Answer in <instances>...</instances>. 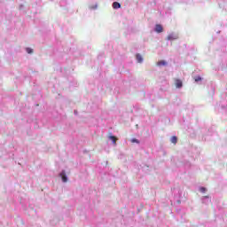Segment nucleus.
<instances>
[{"label": "nucleus", "instance_id": "obj_11", "mask_svg": "<svg viewBox=\"0 0 227 227\" xmlns=\"http://www.w3.org/2000/svg\"><path fill=\"white\" fill-rule=\"evenodd\" d=\"M194 81H195V82H200V81H201V76H196L194 78Z\"/></svg>", "mask_w": 227, "mask_h": 227}, {"label": "nucleus", "instance_id": "obj_5", "mask_svg": "<svg viewBox=\"0 0 227 227\" xmlns=\"http://www.w3.org/2000/svg\"><path fill=\"white\" fill-rule=\"evenodd\" d=\"M113 8H114V10H118V8H121V4H120V3H118V2H114V3L113 4Z\"/></svg>", "mask_w": 227, "mask_h": 227}, {"label": "nucleus", "instance_id": "obj_8", "mask_svg": "<svg viewBox=\"0 0 227 227\" xmlns=\"http://www.w3.org/2000/svg\"><path fill=\"white\" fill-rule=\"evenodd\" d=\"M171 143H173V145H176V143L178 142V138L176 137H172L170 139Z\"/></svg>", "mask_w": 227, "mask_h": 227}, {"label": "nucleus", "instance_id": "obj_10", "mask_svg": "<svg viewBox=\"0 0 227 227\" xmlns=\"http://www.w3.org/2000/svg\"><path fill=\"white\" fill-rule=\"evenodd\" d=\"M26 51H27V54H33V49L27 48Z\"/></svg>", "mask_w": 227, "mask_h": 227}, {"label": "nucleus", "instance_id": "obj_3", "mask_svg": "<svg viewBox=\"0 0 227 227\" xmlns=\"http://www.w3.org/2000/svg\"><path fill=\"white\" fill-rule=\"evenodd\" d=\"M167 40H178V35L175 34H170L168 35Z\"/></svg>", "mask_w": 227, "mask_h": 227}, {"label": "nucleus", "instance_id": "obj_2", "mask_svg": "<svg viewBox=\"0 0 227 227\" xmlns=\"http://www.w3.org/2000/svg\"><path fill=\"white\" fill-rule=\"evenodd\" d=\"M175 85H176V88H182V86H184V84L180 79L175 80Z\"/></svg>", "mask_w": 227, "mask_h": 227}, {"label": "nucleus", "instance_id": "obj_6", "mask_svg": "<svg viewBox=\"0 0 227 227\" xmlns=\"http://www.w3.org/2000/svg\"><path fill=\"white\" fill-rule=\"evenodd\" d=\"M136 58H137V63H143V56H141V54L137 53L136 55Z\"/></svg>", "mask_w": 227, "mask_h": 227}, {"label": "nucleus", "instance_id": "obj_13", "mask_svg": "<svg viewBox=\"0 0 227 227\" xmlns=\"http://www.w3.org/2000/svg\"><path fill=\"white\" fill-rule=\"evenodd\" d=\"M200 192H207V188H205V187H201V188H200Z\"/></svg>", "mask_w": 227, "mask_h": 227}, {"label": "nucleus", "instance_id": "obj_12", "mask_svg": "<svg viewBox=\"0 0 227 227\" xmlns=\"http://www.w3.org/2000/svg\"><path fill=\"white\" fill-rule=\"evenodd\" d=\"M131 143H137V145H139V140L133 138L131 139Z\"/></svg>", "mask_w": 227, "mask_h": 227}, {"label": "nucleus", "instance_id": "obj_4", "mask_svg": "<svg viewBox=\"0 0 227 227\" xmlns=\"http://www.w3.org/2000/svg\"><path fill=\"white\" fill-rule=\"evenodd\" d=\"M60 176H61L62 181H63L64 183L68 182V178H67V175L65 174V170H63V171L60 173Z\"/></svg>", "mask_w": 227, "mask_h": 227}, {"label": "nucleus", "instance_id": "obj_9", "mask_svg": "<svg viewBox=\"0 0 227 227\" xmlns=\"http://www.w3.org/2000/svg\"><path fill=\"white\" fill-rule=\"evenodd\" d=\"M110 139H112V140H113V143H114V145H116V141H118V138H116V137L111 136V137H110Z\"/></svg>", "mask_w": 227, "mask_h": 227}, {"label": "nucleus", "instance_id": "obj_1", "mask_svg": "<svg viewBox=\"0 0 227 227\" xmlns=\"http://www.w3.org/2000/svg\"><path fill=\"white\" fill-rule=\"evenodd\" d=\"M155 31H156V33H162L164 31L162 25L157 24L155 26Z\"/></svg>", "mask_w": 227, "mask_h": 227}, {"label": "nucleus", "instance_id": "obj_7", "mask_svg": "<svg viewBox=\"0 0 227 227\" xmlns=\"http://www.w3.org/2000/svg\"><path fill=\"white\" fill-rule=\"evenodd\" d=\"M167 63L164 60L157 62V67H166Z\"/></svg>", "mask_w": 227, "mask_h": 227}]
</instances>
